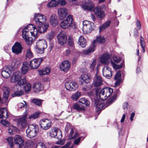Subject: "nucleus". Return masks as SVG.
<instances>
[{
	"label": "nucleus",
	"instance_id": "10",
	"mask_svg": "<svg viewBox=\"0 0 148 148\" xmlns=\"http://www.w3.org/2000/svg\"><path fill=\"white\" fill-rule=\"evenodd\" d=\"M64 85L66 89L70 91L75 90L78 87V85L77 83L71 81L66 82Z\"/></svg>",
	"mask_w": 148,
	"mask_h": 148
},
{
	"label": "nucleus",
	"instance_id": "57",
	"mask_svg": "<svg viewBox=\"0 0 148 148\" xmlns=\"http://www.w3.org/2000/svg\"><path fill=\"white\" fill-rule=\"evenodd\" d=\"M116 96L114 95L110 99H108L106 103L107 106H109L112 103L114 100L116 98Z\"/></svg>",
	"mask_w": 148,
	"mask_h": 148
},
{
	"label": "nucleus",
	"instance_id": "8",
	"mask_svg": "<svg viewBox=\"0 0 148 148\" xmlns=\"http://www.w3.org/2000/svg\"><path fill=\"white\" fill-rule=\"evenodd\" d=\"M73 18L72 16L69 15L66 19L62 21L60 23V26L63 29L68 28L73 24Z\"/></svg>",
	"mask_w": 148,
	"mask_h": 148
},
{
	"label": "nucleus",
	"instance_id": "63",
	"mask_svg": "<svg viewBox=\"0 0 148 148\" xmlns=\"http://www.w3.org/2000/svg\"><path fill=\"white\" fill-rule=\"evenodd\" d=\"M128 104L127 102H125L123 104V109L125 110H127L128 108Z\"/></svg>",
	"mask_w": 148,
	"mask_h": 148
},
{
	"label": "nucleus",
	"instance_id": "18",
	"mask_svg": "<svg viewBox=\"0 0 148 148\" xmlns=\"http://www.w3.org/2000/svg\"><path fill=\"white\" fill-rule=\"evenodd\" d=\"M71 64L68 60L62 62L60 65V69L64 72L68 71L70 68Z\"/></svg>",
	"mask_w": 148,
	"mask_h": 148
},
{
	"label": "nucleus",
	"instance_id": "20",
	"mask_svg": "<svg viewBox=\"0 0 148 148\" xmlns=\"http://www.w3.org/2000/svg\"><path fill=\"white\" fill-rule=\"evenodd\" d=\"M28 143L30 144L29 147H24L23 148H47L45 144L40 142L37 145L34 144L32 141H29Z\"/></svg>",
	"mask_w": 148,
	"mask_h": 148
},
{
	"label": "nucleus",
	"instance_id": "6",
	"mask_svg": "<svg viewBox=\"0 0 148 148\" xmlns=\"http://www.w3.org/2000/svg\"><path fill=\"white\" fill-rule=\"evenodd\" d=\"M47 47V45L46 41L44 39H40L36 42V51L38 53H42L44 52V49Z\"/></svg>",
	"mask_w": 148,
	"mask_h": 148
},
{
	"label": "nucleus",
	"instance_id": "30",
	"mask_svg": "<svg viewBox=\"0 0 148 148\" xmlns=\"http://www.w3.org/2000/svg\"><path fill=\"white\" fill-rule=\"evenodd\" d=\"M95 45L92 44L88 49L83 50L82 53L85 55H88L90 53L93 52L95 50Z\"/></svg>",
	"mask_w": 148,
	"mask_h": 148
},
{
	"label": "nucleus",
	"instance_id": "11",
	"mask_svg": "<svg viewBox=\"0 0 148 148\" xmlns=\"http://www.w3.org/2000/svg\"><path fill=\"white\" fill-rule=\"evenodd\" d=\"M43 60L42 58H34L29 62V66L31 69H37L40 65Z\"/></svg>",
	"mask_w": 148,
	"mask_h": 148
},
{
	"label": "nucleus",
	"instance_id": "1",
	"mask_svg": "<svg viewBox=\"0 0 148 148\" xmlns=\"http://www.w3.org/2000/svg\"><path fill=\"white\" fill-rule=\"evenodd\" d=\"M46 20V17L45 15L39 13L34 14L33 21L37 27L36 28L34 25H29V27L32 28L30 32L32 36L36 38L38 33H43L47 31L49 24L48 23H45Z\"/></svg>",
	"mask_w": 148,
	"mask_h": 148
},
{
	"label": "nucleus",
	"instance_id": "27",
	"mask_svg": "<svg viewBox=\"0 0 148 148\" xmlns=\"http://www.w3.org/2000/svg\"><path fill=\"white\" fill-rule=\"evenodd\" d=\"M49 20L51 25L53 27L56 26L58 24L57 16L55 14H53L50 16Z\"/></svg>",
	"mask_w": 148,
	"mask_h": 148
},
{
	"label": "nucleus",
	"instance_id": "55",
	"mask_svg": "<svg viewBox=\"0 0 148 148\" xmlns=\"http://www.w3.org/2000/svg\"><path fill=\"white\" fill-rule=\"evenodd\" d=\"M1 123L4 126L6 127H9L10 126V123L8 121L3 120H1Z\"/></svg>",
	"mask_w": 148,
	"mask_h": 148
},
{
	"label": "nucleus",
	"instance_id": "50",
	"mask_svg": "<svg viewBox=\"0 0 148 148\" xmlns=\"http://www.w3.org/2000/svg\"><path fill=\"white\" fill-rule=\"evenodd\" d=\"M54 34L53 32H51L47 35V38L50 41L53 38Z\"/></svg>",
	"mask_w": 148,
	"mask_h": 148
},
{
	"label": "nucleus",
	"instance_id": "32",
	"mask_svg": "<svg viewBox=\"0 0 148 148\" xmlns=\"http://www.w3.org/2000/svg\"><path fill=\"white\" fill-rule=\"evenodd\" d=\"M23 65L21 69L22 73L24 75L28 72L29 69V63L28 62H25L23 63Z\"/></svg>",
	"mask_w": 148,
	"mask_h": 148
},
{
	"label": "nucleus",
	"instance_id": "24",
	"mask_svg": "<svg viewBox=\"0 0 148 148\" xmlns=\"http://www.w3.org/2000/svg\"><path fill=\"white\" fill-rule=\"evenodd\" d=\"M103 75L106 78H110L112 76L111 69L107 66L104 67L102 70Z\"/></svg>",
	"mask_w": 148,
	"mask_h": 148
},
{
	"label": "nucleus",
	"instance_id": "59",
	"mask_svg": "<svg viewBox=\"0 0 148 148\" xmlns=\"http://www.w3.org/2000/svg\"><path fill=\"white\" fill-rule=\"evenodd\" d=\"M136 24L137 30H140L141 28V24L140 22L138 19L136 20Z\"/></svg>",
	"mask_w": 148,
	"mask_h": 148
},
{
	"label": "nucleus",
	"instance_id": "62",
	"mask_svg": "<svg viewBox=\"0 0 148 148\" xmlns=\"http://www.w3.org/2000/svg\"><path fill=\"white\" fill-rule=\"evenodd\" d=\"M81 139V137H79L74 142V143L76 145H78L79 143L80 142V140Z\"/></svg>",
	"mask_w": 148,
	"mask_h": 148
},
{
	"label": "nucleus",
	"instance_id": "3",
	"mask_svg": "<svg viewBox=\"0 0 148 148\" xmlns=\"http://www.w3.org/2000/svg\"><path fill=\"white\" fill-rule=\"evenodd\" d=\"M22 74L20 71H16L14 72L10 78V82L12 83L17 82V84L16 86V88H21V86L25 84L27 82L25 78L21 79Z\"/></svg>",
	"mask_w": 148,
	"mask_h": 148
},
{
	"label": "nucleus",
	"instance_id": "31",
	"mask_svg": "<svg viewBox=\"0 0 148 148\" xmlns=\"http://www.w3.org/2000/svg\"><path fill=\"white\" fill-rule=\"evenodd\" d=\"M60 2V0H52L47 4L49 8L53 7L58 5Z\"/></svg>",
	"mask_w": 148,
	"mask_h": 148
},
{
	"label": "nucleus",
	"instance_id": "52",
	"mask_svg": "<svg viewBox=\"0 0 148 148\" xmlns=\"http://www.w3.org/2000/svg\"><path fill=\"white\" fill-rule=\"evenodd\" d=\"M111 63L113 67L115 69H118L121 68L122 67V65H119L114 63L112 61H111Z\"/></svg>",
	"mask_w": 148,
	"mask_h": 148
},
{
	"label": "nucleus",
	"instance_id": "34",
	"mask_svg": "<svg viewBox=\"0 0 148 148\" xmlns=\"http://www.w3.org/2000/svg\"><path fill=\"white\" fill-rule=\"evenodd\" d=\"M3 97L5 101L6 102H7L8 97L9 96V94L10 91V89L8 88H4L3 90Z\"/></svg>",
	"mask_w": 148,
	"mask_h": 148
},
{
	"label": "nucleus",
	"instance_id": "13",
	"mask_svg": "<svg viewBox=\"0 0 148 148\" xmlns=\"http://www.w3.org/2000/svg\"><path fill=\"white\" fill-rule=\"evenodd\" d=\"M101 63L105 65H108L111 62V55L109 54L106 53L103 54L100 58Z\"/></svg>",
	"mask_w": 148,
	"mask_h": 148
},
{
	"label": "nucleus",
	"instance_id": "36",
	"mask_svg": "<svg viewBox=\"0 0 148 148\" xmlns=\"http://www.w3.org/2000/svg\"><path fill=\"white\" fill-rule=\"evenodd\" d=\"M86 41L84 37L81 36L78 39V43L79 45L82 48L85 47L86 45Z\"/></svg>",
	"mask_w": 148,
	"mask_h": 148
},
{
	"label": "nucleus",
	"instance_id": "16",
	"mask_svg": "<svg viewBox=\"0 0 148 148\" xmlns=\"http://www.w3.org/2000/svg\"><path fill=\"white\" fill-rule=\"evenodd\" d=\"M94 11L97 16L100 19L104 17L105 14L102 8L100 6H97L94 8Z\"/></svg>",
	"mask_w": 148,
	"mask_h": 148
},
{
	"label": "nucleus",
	"instance_id": "7",
	"mask_svg": "<svg viewBox=\"0 0 148 148\" xmlns=\"http://www.w3.org/2000/svg\"><path fill=\"white\" fill-rule=\"evenodd\" d=\"M94 23L89 21H84L83 22L82 30L84 34L90 33L93 30L92 27Z\"/></svg>",
	"mask_w": 148,
	"mask_h": 148
},
{
	"label": "nucleus",
	"instance_id": "48",
	"mask_svg": "<svg viewBox=\"0 0 148 148\" xmlns=\"http://www.w3.org/2000/svg\"><path fill=\"white\" fill-rule=\"evenodd\" d=\"M10 72H9V73H8L7 72H6L4 70H3L1 72V75L3 77L5 78H7L10 76V75L11 74L10 73Z\"/></svg>",
	"mask_w": 148,
	"mask_h": 148
},
{
	"label": "nucleus",
	"instance_id": "37",
	"mask_svg": "<svg viewBox=\"0 0 148 148\" xmlns=\"http://www.w3.org/2000/svg\"><path fill=\"white\" fill-rule=\"evenodd\" d=\"M38 72L40 75H43L49 73L50 71V69L49 67H46L42 70H39Z\"/></svg>",
	"mask_w": 148,
	"mask_h": 148
},
{
	"label": "nucleus",
	"instance_id": "42",
	"mask_svg": "<svg viewBox=\"0 0 148 148\" xmlns=\"http://www.w3.org/2000/svg\"><path fill=\"white\" fill-rule=\"evenodd\" d=\"M79 102L80 103L85 104L86 106H88L90 104L89 101L84 98H81Z\"/></svg>",
	"mask_w": 148,
	"mask_h": 148
},
{
	"label": "nucleus",
	"instance_id": "15",
	"mask_svg": "<svg viewBox=\"0 0 148 148\" xmlns=\"http://www.w3.org/2000/svg\"><path fill=\"white\" fill-rule=\"evenodd\" d=\"M40 124L42 129L47 130L51 127V122L50 120L47 119H43L40 121Z\"/></svg>",
	"mask_w": 148,
	"mask_h": 148
},
{
	"label": "nucleus",
	"instance_id": "56",
	"mask_svg": "<svg viewBox=\"0 0 148 148\" xmlns=\"http://www.w3.org/2000/svg\"><path fill=\"white\" fill-rule=\"evenodd\" d=\"M112 58L114 61L116 63H119L121 60V59L119 57L114 55L113 57Z\"/></svg>",
	"mask_w": 148,
	"mask_h": 148
},
{
	"label": "nucleus",
	"instance_id": "35",
	"mask_svg": "<svg viewBox=\"0 0 148 148\" xmlns=\"http://www.w3.org/2000/svg\"><path fill=\"white\" fill-rule=\"evenodd\" d=\"M111 22L110 21H108L104 23L102 26H101L99 27V32H102L104 30L106 29L110 25Z\"/></svg>",
	"mask_w": 148,
	"mask_h": 148
},
{
	"label": "nucleus",
	"instance_id": "25",
	"mask_svg": "<svg viewBox=\"0 0 148 148\" xmlns=\"http://www.w3.org/2000/svg\"><path fill=\"white\" fill-rule=\"evenodd\" d=\"M103 79L99 75H96L93 82V84L95 86L98 87L102 85Z\"/></svg>",
	"mask_w": 148,
	"mask_h": 148
},
{
	"label": "nucleus",
	"instance_id": "47",
	"mask_svg": "<svg viewBox=\"0 0 148 148\" xmlns=\"http://www.w3.org/2000/svg\"><path fill=\"white\" fill-rule=\"evenodd\" d=\"M81 95V93L80 92H77L75 94L72 95V98L74 100L76 101L79 98V96Z\"/></svg>",
	"mask_w": 148,
	"mask_h": 148
},
{
	"label": "nucleus",
	"instance_id": "9",
	"mask_svg": "<svg viewBox=\"0 0 148 148\" xmlns=\"http://www.w3.org/2000/svg\"><path fill=\"white\" fill-rule=\"evenodd\" d=\"M49 134L50 136L52 138H56L58 139H60L62 138V132L57 127H53L51 129Z\"/></svg>",
	"mask_w": 148,
	"mask_h": 148
},
{
	"label": "nucleus",
	"instance_id": "14",
	"mask_svg": "<svg viewBox=\"0 0 148 148\" xmlns=\"http://www.w3.org/2000/svg\"><path fill=\"white\" fill-rule=\"evenodd\" d=\"M28 143L26 145L27 146H24L23 145V144L24 142L22 137L19 135H16L14 137V143L16 144H17L19 145L20 148H23L24 147H29L30 144L28 143Z\"/></svg>",
	"mask_w": 148,
	"mask_h": 148
},
{
	"label": "nucleus",
	"instance_id": "39",
	"mask_svg": "<svg viewBox=\"0 0 148 148\" xmlns=\"http://www.w3.org/2000/svg\"><path fill=\"white\" fill-rule=\"evenodd\" d=\"M74 131L73 129H71V132H70V135L68 139L69 140H71L72 139H74L78 136V134L77 133H76L73 136Z\"/></svg>",
	"mask_w": 148,
	"mask_h": 148
},
{
	"label": "nucleus",
	"instance_id": "22",
	"mask_svg": "<svg viewBox=\"0 0 148 148\" xmlns=\"http://www.w3.org/2000/svg\"><path fill=\"white\" fill-rule=\"evenodd\" d=\"M58 14L60 19H63L68 14L67 10L64 8H60L58 10Z\"/></svg>",
	"mask_w": 148,
	"mask_h": 148
},
{
	"label": "nucleus",
	"instance_id": "38",
	"mask_svg": "<svg viewBox=\"0 0 148 148\" xmlns=\"http://www.w3.org/2000/svg\"><path fill=\"white\" fill-rule=\"evenodd\" d=\"M26 58L29 59L33 57V54L32 53L30 48H29L26 50Z\"/></svg>",
	"mask_w": 148,
	"mask_h": 148
},
{
	"label": "nucleus",
	"instance_id": "43",
	"mask_svg": "<svg viewBox=\"0 0 148 148\" xmlns=\"http://www.w3.org/2000/svg\"><path fill=\"white\" fill-rule=\"evenodd\" d=\"M8 130L9 133L10 134H14V132L16 130V127L13 125H10L9 126Z\"/></svg>",
	"mask_w": 148,
	"mask_h": 148
},
{
	"label": "nucleus",
	"instance_id": "46",
	"mask_svg": "<svg viewBox=\"0 0 148 148\" xmlns=\"http://www.w3.org/2000/svg\"><path fill=\"white\" fill-rule=\"evenodd\" d=\"M6 139L8 141L10 147L12 148L14 146L13 138L12 137H9L8 138H6Z\"/></svg>",
	"mask_w": 148,
	"mask_h": 148
},
{
	"label": "nucleus",
	"instance_id": "60",
	"mask_svg": "<svg viewBox=\"0 0 148 148\" xmlns=\"http://www.w3.org/2000/svg\"><path fill=\"white\" fill-rule=\"evenodd\" d=\"M12 68L10 67L9 68L8 66H5L3 70L7 72L8 73H9V72H10V73L11 74L12 73Z\"/></svg>",
	"mask_w": 148,
	"mask_h": 148
},
{
	"label": "nucleus",
	"instance_id": "28",
	"mask_svg": "<svg viewBox=\"0 0 148 148\" xmlns=\"http://www.w3.org/2000/svg\"><path fill=\"white\" fill-rule=\"evenodd\" d=\"M33 89L35 92H40L43 90V85L40 82H37L34 85Z\"/></svg>",
	"mask_w": 148,
	"mask_h": 148
},
{
	"label": "nucleus",
	"instance_id": "54",
	"mask_svg": "<svg viewBox=\"0 0 148 148\" xmlns=\"http://www.w3.org/2000/svg\"><path fill=\"white\" fill-rule=\"evenodd\" d=\"M24 88L26 92H29L31 90V85L29 84H28L24 87Z\"/></svg>",
	"mask_w": 148,
	"mask_h": 148
},
{
	"label": "nucleus",
	"instance_id": "19",
	"mask_svg": "<svg viewBox=\"0 0 148 148\" xmlns=\"http://www.w3.org/2000/svg\"><path fill=\"white\" fill-rule=\"evenodd\" d=\"M27 114H25L21 117L17 121V125L23 128L25 127L27 125Z\"/></svg>",
	"mask_w": 148,
	"mask_h": 148
},
{
	"label": "nucleus",
	"instance_id": "53",
	"mask_svg": "<svg viewBox=\"0 0 148 148\" xmlns=\"http://www.w3.org/2000/svg\"><path fill=\"white\" fill-rule=\"evenodd\" d=\"M39 114L38 113H35L34 114L31 115L29 117V119L31 120L35 119L38 117Z\"/></svg>",
	"mask_w": 148,
	"mask_h": 148
},
{
	"label": "nucleus",
	"instance_id": "17",
	"mask_svg": "<svg viewBox=\"0 0 148 148\" xmlns=\"http://www.w3.org/2000/svg\"><path fill=\"white\" fill-rule=\"evenodd\" d=\"M22 49L23 47L21 43L16 42L12 46V51L13 53L18 54L21 53Z\"/></svg>",
	"mask_w": 148,
	"mask_h": 148
},
{
	"label": "nucleus",
	"instance_id": "23",
	"mask_svg": "<svg viewBox=\"0 0 148 148\" xmlns=\"http://www.w3.org/2000/svg\"><path fill=\"white\" fill-rule=\"evenodd\" d=\"M95 106L97 111L99 112L102 109L105 108L106 106H105L104 104L102 103L99 100H96L95 101Z\"/></svg>",
	"mask_w": 148,
	"mask_h": 148
},
{
	"label": "nucleus",
	"instance_id": "29",
	"mask_svg": "<svg viewBox=\"0 0 148 148\" xmlns=\"http://www.w3.org/2000/svg\"><path fill=\"white\" fill-rule=\"evenodd\" d=\"M8 117V113L5 108L0 109V118H7Z\"/></svg>",
	"mask_w": 148,
	"mask_h": 148
},
{
	"label": "nucleus",
	"instance_id": "21",
	"mask_svg": "<svg viewBox=\"0 0 148 148\" xmlns=\"http://www.w3.org/2000/svg\"><path fill=\"white\" fill-rule=\"evenodd\" d=\"M80 82L82 85L84 83H88L90 81V76L87 74H83L79 78Z\"/></svg>",
	"mask_w": 148,
	"mask_h": 148
},
{
	"label": "nucleus",
	"instance_id": "51",
	"mask_svg": "<svg viewBox=\"0 0 148 148\" xmlns=\"http://www.w3.org/2000/svg\"><path fill=\"white\" fill-rule=\"evenodd\" d=\"M97 64V60L96 59H94L90 66V68L92 70H94L95 68L96 65Z\"/></svg>",
	"mask_w": 148,
	"mask_h": 148
},
{
	"label": "nucleus",
	"instance_id": "49",
	"mask_svg": "<svg viewBox=\"0 0 148 148\" xmlns=\"http://www.w3.org/2000/svg\"><path fill=\"white\" fill-rule=\"evenodd\" d=\"M74 41L72 37L69 36L68 40V45L69 46L73 47L74 46Z\"/></svg>",
	"mask_w": 148,
	"mask_h": 148
},
{
	"label": "nucleus",
	"instance_id": "26",
	"mask_svg": "<svg viewBox=\"0 0 148 148\" xmlns=\"http://www.w3.org/2000/svg\"><path fill=\"white\" fill-rule=\"evenodd\" d=\"M82 6L84 10H91L94 6V4L92 2L87 1L83 3L82 5Z\"/></svg>",
	"mask_w": 148,
	"mask_h": 148
},
{
	"label": "nucleus",
	"instance_id": "58",
	"mask_svg": "<svg viewBox=\"0 0 148 148\" xmlns=\"http://www.w3.org/2000/svg\"><path fill=\"white\" fill-rule=\"evenodd\" d=\"M121 74L119 71L117 72L115 75L114 79H121Z\"/></svg>",
	"mask_w": 148,
	"mask_h": 148
},
{
	"label": "nucleus",
	"instance_id": "4",
	"mask_svg": "<svg viewBox=\"0 0 148 148\" xmlns=\"http://www.w3.org/2000/svg\"><path fill=\"white\" fill-rule=\"evenodd\" d=\"M38 131L37 125L35 124L30 125L26 130L27 136L29 138H33L36 135Z\"/></svg>",
	"mask_w": 148,
	"mask_h": 148
},
{
	"label": "nucleus",
	"instance_id": "61",
	"mask_svg": "<svg viewBox=\"0 0 148 148\" xmlns=\"http://www.w3.org/2000/svg\"><path fill=\"white\" fill-rule=\"evenodd\" d=\"M24 103H20L18 104V108L21 109L24 107L27 104L25 101H24Z\"/></svg>",
	"mask_w": 148,
	"mask_h": 148
},
{
	"label": "nucleus",
	"instance_id": "40",
	"mask_svg": "<svg viewBox=\"0 0 148 148\" xmlns=\"http://www.w3.org/2000/svg\"><path fill=\"white\" fill-rule=\"evenodd\" d=\"M73 108L74 109L76 110L77 111H81L84 110V108L82 106L77 103L74 104L73 106Z\"/></svg>",
	"mask_w": 148,
	"mask_h": 148
},
{
	"label": "nucleus",
	"instance_id": "64",
	"mask_svg": "<svg viewBox=\"0 0 148 148\" xmlns=\"http://www.w3.org/2000/svg\"><path fill=\"white\" fill-rule=\"evenodd\" d=\"M70 145V142L67 143L65 145L61 147L60 148H71L70 147H69Z\"/></svg>",
	"mask_w": 148,
	"mask_h": 148
},
{
	"label": "nucleus",
	"instance_id": "44",
	"mask_svg": "<svg viewBox=\"0 0 148 148\" xmlns=\"http://www.w3.org/2000/svg\"><path fill=\"white\" fill-rule=\"evenodd\" d=\"M42 101V100L38 99H34L32 100L33 103L38 106H40L41 105Z\"/></svg>",
	"mask_w": 148,
	"mask_h": 148
},
{
	"label": "nucleus",
	"instance_id": "33",
	"mask_svg": "<svg viewBox=\"0 0 148 148\" xmlns=\"http://www.w3.org/2000/svg\"><path fill=\"white\" fill-rule=\"evenodd\" d=\"M105 41V38L103 36H100L97 37L96 39L93 42L92 45H94L95 46V44L97 42L99 43H102Z\"/></svg>",
	"mask_w": 148,
	"mask_h": 148
},
{
	"label": "nucleus",
	"instance_id": "5",
	"mask_svg": "<svg viewBox=\"0 0 148 148\" xmlns=\"http://www.w3.org/2000/svg\"><path fill=\"white\" fill-rule=\"evenodd\" d=\"M29 27V25L23 29L22 36L26 44L28 45H30L32 44L33 40L32 38L29 36V34L31 33L30 31L32 29V28Z\"/></svg>",
	"mask_w": 148,
	"mask_h": 148
},
{
	"label": "nucleus",
	"instance_id": "45",
	"mask_svg": "<svg viewBox=\"0 0 148 148\" xmlns=\"http://www.w3.org/2000/svg\"><path fill=\"white\" fill-rule=\"evenodd\" d=\"M140 45L142 48L143 52L144 53L145 51V42L144 39L141 36L140 38Z\"/></svg>",
	"mask_w": 148,
	"mask_h": 148
},
{
	"label": "nucleus",
	"instance_id": "41",
	"mask_svg": "<svg viewBox=\"0 0 148 148\" xmlns=\"http://www.w3.org/2000/svg\"><path fill=\"white\" fill-rule=\"evenodd\" d=\"M23 94L24 91L21 89H20V90H17L14 93L12 94V97L16 96H20Z\"/></svg>",
	"mask_w": 148,
	"mask_h": 148
},
{
	"label": "nucleus",
	"instance_id": "2",
	"mask_svg": "<svg viewBox=\"0 0 148 148\" xmlns=\"http://www.w3.org/2000/svg\"><path fill=\"white\" fill-rule=\"evenodd\" d=\"M96 95L99 96V98L102 100L106 99L109 97L113 92V89L109 87H105L101 90L98 89L95 90Z\"/></svg>",
	"mask_w": 148,
	"mask_h": 148
},
{
	"label": "nucleus",
	"instance_id": "12",
	"mask_svg": "<svg viewBox=\"0 0 148 148\" xmlns=\"http://www.w3.org/2000/svg\"><path fill=\"white\" fill-rule=\"evenodd\" d=\"M57 39L59 43L63 46L66 43L67 38L66 35L64 32H61L57 36Z\"/></svg>",
	"mask_w": 148,
	"mask_h": 148
}]
</instances>
